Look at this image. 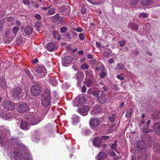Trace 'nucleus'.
<instances>
[{
    "instance_id": "obj_5",
    "label": "nucleus",
    "mask_w": 160,
    "mask_h": 160,
    "mask_svg": "<svg viewBox=\"0 0 160 160\" xmlns=\"http://www.w3.org/2000/svg\"><path fill=\"white\" fill-rule=\"evenodd\" d=\"M40 85L37 83H35L31 88V93L33 96H38L41 91Z\"/></svg>"
},
{
    "instance_id": "obj_49",
    "label": "nucleus",
    "mask_w": 160,
    "mask_h": 160,
    "mask_svg": "<svg viewBox=\"0 0 160 160\" xmlns=\"http://www.w3.org/2000/svg\"><path fill=\"white\" fill-rule=\"evenodd\" d=\"M25 72H26V73H27V74L28 76L30 78H32V75H31V72L29 70L27 69V70H26Z\"/></svg>"
},
{
    "instance_id": "obj_36",
    "label": "nucleus",
    "mask_w": 160,
    "mask_h": 160,
    "mask_svg": "<svg viewBox=\"0 0 160 160\" xmlns=\"http://www.w3.org/2000/svg\"><path fill=\"white\" fill-rule=\"evenodd\" d=\"M115 116L116 114H113L111 116H109V120L111 122H114L115 120Z\"/></svg>"
},
{
    "instance_id": "obj_33",
    "label": "nucleus",
    "mask_w": 160,
    "mask_h": 160,
    "mask_svg": "<svg viewBox=\"0 0 160 160\" xmlns=\"http://www.w3.org/2000/svg\"><path fill=\"white\" fill-rule=\"evenodd\" d=\"M76 78L78 81L81 79L83 78L82 73L81 72H78L76 75Z\"/></svg>"
},
{
    "instance_id": "obj_15",
    "label": "nucleus",
    "mask_w": 160,
    "mask_h": 160,
    "mask_svg": "<svg viewBox=\"0 0 160 160\" xmlns=\"http://www.w3.org/2000/svg\"><path fill=\"white\" fill-rule=\"evenodd\" d=\"M102 139L100 137H97L94 138L93 144L95 147H99L102 143Z\"/></svg>"
},
{
    "instance_id": "obj_46",
    "label": "nucleus",
    "mask_w": 160,
    "mask_h": 160,
    "mask_svg": "<svg viewBox=\"0 0 160 160\" xmlns=\"http://www.w3.org/2000/svg\"><path fill=\"white\" fill-rule=\"evenodd\" d=\"M69 86V85L68 84L65 83L62 85V88L63 89L65 90L66 89H67Z\"/></svg>"
},
{
    "instance_id": "obj_6",
    "label": "nucleus",
    "mask_w": 160,
    "mask_h": 160,
    "mask_svg": "<svg viewBox=\"0 0 160 160\" xmlns=\"http://www.w3.org/2000/svg\"><path fill=\"white\" fill-rule=\"evenodd\" d=\"M102 121L101 119L98 118H91L90 119V124L91 127L93 129L98 126L102 122Z\"/></svg>"
},
{
    "instance_id": "obj_3",
    "label": "nucleus",
    "mask_w": 160,
    "mask_h": 160,
    "mask_svg": "<svg viewBox=\"0 0 160 160\" xmlns=\"http://www.w3.org/2000/svg\"><path fill=\"white\" fill-rule=\"evenodd\" d=\"M35 76L38 78L44 77L47 74L45 67L43 66L39 65L36 69L34 72Z\"/></svg>"
},
{
    "instance_id": "obj_37",
    "label": "nucleus",
    "mask_w": 160,
    "mask_h": 160,
    "mask_svg": "<svg viewBox=\"0 0 160 160\" xmlns=\"http://www.w3.org/2000/svg\"><path fill=\"white\" fill-rule=\"evenodd\" d=\"M0 85L3 88L5 87V83L4 78H2L0 79Z\"/></svg>"
},
{
    "instance_id": "obj_54",
    "label": "nucleus",
    "mask_w": 160,
    "mask_h": 160,
    "mask_svg": "<svg viewBox=\"0 0 160 160\" xmlns=\"http://www.w3.org/2000/svg\"><path fill=\"white\" fill-rule=\"evenodd\" d=\"M18 30V28L16 27H15L13 28V32L14 34H16Z\"/></svg>"
},
{
    "instance_id": "obj_22",
    "label": "nucleus",
    "mask_w": 160,
    "mask_h": 160,
    "mask_svg": "<svg viewBox=\"0 0 160 160\" xmlns=\"http://www.w3.org/2000/svg\"><path fill=\"white\" fill-rule=\"evenodd\" d=\"M41 102L42 105L44 107H47L50 104L51 102L50 99H45L42 98Z\"/></svg>"
},
{
    "instance_id": "obj_28",
    "label": "nucleus",
    "mask_w": 160,
    "mask_h": 160,
    "mask_svg": "<svg viewBox=\"0 0 160 160\" xmlns=\"http://www.w3.org/2000/svg\"><path fill=\"white\" fill-rule=\"evenodd\" d=\"M35 27L37 31H40L42 29V26L40 22H37L35 23Z\"/></svg>"
},
{
    "instance_id": "obj_61",
    "label": "nucleus",
    "mask_w": 160,
    "mask_h": 160,
    "mask_svg": "<svg viewBox=\"0 0 160 160\" xmlns=\"http://www.w3.org/2000/svg\"><path fill=\"white\" fill-rule=\"evenodd\" d=\"M23 2L25 4H28L29 2V0H23Z\"/></svg>"
},
{
    "instance_id": "obj_45",
    "label": "nucleus",
    "mask_w": 160,
    "mask_h": 160,
    "mask_svg": "<svg viewBox=\"0 0 160 160\" xmlns=\"http://www.w3.org/2000/svg\"><path fill=\"white\" fill-rule=\"evenodd\" d=\"M131 24L133 25L132 28L133 29L135 30H137L138 28V25L136 23L134 22L131 23Z\"/></svg>"
},
{
    "instance_id": "obj_23",
    "label": "nucleus",
    "mask_w": 160,
    "mask_h": 160,
    "mask_svg": "<svg viewBox=\"0 0 160 160\" xmlns=\"http://www.w3.org/2000/svg\"><path fill=\"white\" fill-rule=\"evenodd\" d=\"M72 123L73 125H75L80 121L79 118L76 115H73L72 117Z\"/></svg>"
},
{
    "instance_id": "obj_41",
    "label": "nucleus",
    "mask_w": 160,
    "mask_h": 160,
    "mask_svg": "<svg viewBox=\"0 0 160 160\" xmlns=\"http://www.w3.org/2000/svg\"><path fill=\"white\" fill-rule=\"evenodd\" d=\"M132 113V111L131 109L128 110L126 114V117L127 118L129 117Z\"/></svg>"
},
{
    "instance_id": "obj_7",
    "label": "nucleus",
    "mask_w": 160,
    "mask_h": 160,
    "mask_svg": "<svg viewBox=\"0 0 160 160\" xmlns=\"http://www.w3.org/2000/svg\"><path fill=\"white\" fill-rule=\"evenodd\" d=\"M3 105L5 108L9 110H12L15 108L13 103L7 99L3 102Z\"/></svg>"
},
{
    "instance_id": "obj_56",
    "label": "nucleus",
    "mask_w": 160,
    "mask_h": 160,
    "mask_svg": "<svg viewBox=\"0 0 160 160\" xmlns=\"http://www.w3.org/2000/svg\"><path fill=\"white\" fill-rule=\"evenodd\" d=\"M87 88L85 86H83L82 88V91L83 92H86Z\"/></svg>"
},
{
    "instance_id": "obj_26",
    "label": "nucleus",
    "mask_w": 160,
    "mask_h": 160,
    "mask_svg": "<svg viewBox=\"0 0 160 160\" xmlns=\"http://www.w3.org/2000/svg\"><path fill=\"white\" fill-rule=\"evenodd\" d=\"M154 0H142V4L143 6H148L153 3Z\"/></svg>"
},
{
    "instance_id": "obj_39",
    "label": "nucleus",
    "mask_w": 160,
    "mask_h": 160,
    "mask_svg": "<svg viewBox=\"0 0 160 160\" xmlns=\"http://www.w3.org/2000/svg\"><path fill=\"white\" fill-rule=\"evenodd\" d=\"M54 11L55 9L53 8H51L48 10L47 14L48 15L53 14L54 13Z\"/></svg>"
},
{
    "instance_id": "obj_8",
    "label": "nucleus",
    "mask_w": 160,
    "mask_h": 160,
    "mask_svg": "<svg viewBox=\"0 0 160 160\" xmlns=\"http://www.w3.org/2000/svg\"><path fill=\"white\" fill-rule=\"evenodd\" d=\"M0 118L5 120L10 121L12 120V117L10 112L7 111L0 112Z\"/></svg>"
},
{
    "instance_id": "obj_20",
    "label": "nucleus",
    "mask_w": 160,
    "mask_h": 160,
    "mask_svg": "<svg viewBox=\"0 0 160 160\" xmlns=\"http://www.w3.org/2000/svg\"><path fill=\"white\" fill-rule=\"evenodd\" d=\"M154 128L157 135H160V123L156 122L154 124Z\"/></svg>"
},
{
    "instance_id": "obj_19",
    "label": "nucleus",
    "mask_w": 160,
    "mask_h": 160,
    "mask_svg": "<svg viewBox=\"0 0 160 160\" xmlns=\"http://www.w3.org/2000/svg\"><path fill=\"white\" fill-rule=\"evenodd\" d=\"M20 128L23 130H27L30 128V125L25 121H22Z\"/></svg>"
},
{
    "instance_id": "obj_32",
    "label": "nucleus",
    "mask_w": 160,
    "mask_h": 160,
    "mask_svg": "<svg viewBox=\"0 0 160 160\" xmlns=\"http://www.w3.org/2000/svg\"><path fill=\"white\" fill-rule=\"evenodd\" d=\"M84 83V84L88 87H90L92 86V82L91 80L90 79L85 80Z\"/></svg>"
},
{
    "instance_id": "obj_12",
    "label": "nucleus",
    "mask_w": 160,
    "mask_h": 160,
    "mask_svg": "<svg viewBox=\"0 0 160 160\" xmlns=\"http://www.w3.org/2000/svg\"><path fill=\"white\" fill-rule=\"evenodd\" d=\"M89 110V107L88 106H83L79 108L78 112L80 114L85 116L87 115Z\"/></svg>"
},
{
    "instance_id": "obj_16",
    "label": "nucleus",
    "mask_w": 160,
    "mask_h": 160,
    "mask_svg": "<svg viewBox=\"0 0 160 160\" xmlns=\"http://www.w3.org/2000/svg\"><path fill=\"white\" fill-rule=\"evenodd\" d=\"M51 20L54 22H58L60 23L62 22V18L60 17L58 14H56L55 16H53Z\"/></svg>"
},
{
    "instance_id": "obj_9",
    "label": "nucleus",
    "mask_w": 160,
    "mask_h": 160,
    "mask_svg": "<svg viewBox=\"0 0 160 160\" xmlns=\"http://www.w3.org/2000/svg\"><path fill=\"white\" fill-rule=\"evenodd\" d=\"M8 134H10V131L8 129L4 130L3 131L0 132V143L6 140L7 136Z\"/></svg>"
},
{
    "instance_id": "obj_42",
    "label": "nucleus",
    "mask_w": 160,
    "mask_h": 160,
    "mask_svg": "<svg viewBox=\"0 0 160 160\" xmlns=\"http://www.w3.org/2000/svg\"><path fill=\"white\" fill-rule=\"evenodd\" d=\"M88 68V65L87 63H84L81 66V68L82 69H87Z\"/></svg>"
},
{
    "instance_id": "obj_11",
    "label": "nucleus",
    "mask_w": 160,
    "mask_h": 160,
    "mask_svg": "<svg viewBox=\"0 0 160 160\" xmlns=\"http://www.w3.org/2000/svg\"><path fill=\"white\" fill-rule=\"evenodd\" d=\"M101 107L100 105H96L94 106L91 111V114L97 116L101 111Z\"/></svg>"
},
{
    "instance_id": "obj_62",
    "label": "nucleus",
    "mask_w": 160,
    "mask_h": 160,
    "mask_svg": "<svg viewBox=\"0 0 160 160\" xmlns=\"http://www.w3.org/2000/svg\"><path fill=\"white\" fill-rule=\"evenodd\" d=\"M96 45L98 48H100L101 47V45L100 43L98 42H97L96 43Z\"/></svg>"
},
{
    "instance_id": "obj_21",
    "label": "nucleus",
    "mask_w": 160,
    "mask_h": 160,
    "mask_svg": "<svg viewBox=\"0 0 160 160\" xmlns=\"http://www.w3.org/2000/svg\"><path fill=\"white\" fill-rule=\"evenodd\" d=\"M33 29L30 26H27L24 28V32L26 35L29 36L33 32Z\"/></svg>"
},
{
    "instance_id": "obj_50",
    "label": "nucleus",
    "mask_w": 160,
    "mask_h": 160,
    "mask_svg": "<svg viewBox=\"0 0 160 160\" xmlns=\"http://www.w3.org/2000/svg\"><path fill=\"white\" fill-rule=\"evenodd\" d=\"M67 30V28L66 27H64L62 28H61L60 29L61 32L62 33L64 32Z\"/></svg>"
},
{
    "instance_id": "obj_40",
    "label": "nucleus",
    "mask_w": 160,
    "mask_h": 160,
    "mask_svg": "<svg viewBox=\"0 0 160 160\" xmlns=\"http://www.w3.org/2000/svg\"><path fill=\"white\" fill-rule=\"evenodd\" d=\"M147 156L146 154L142 155L138 158L139 160H146L147 158Z\"/></svg>"
},
{
    "instance_id": "obj_47",
    "label": "nucleus",
    "mask_w": 160,
    "mask_h": 160,
    "mask_svg": "<svg viewBox=\"0 0 160 160\" xmlns=\"http://www.w3.org/2000/svg\"><path fill=\"white\" fill-rule=\"evenodd\" d=\"M106 75V72L105 71L102 72L100 75V76L101 78H103Z\"/></svg>"
},
{
    "instance_id": "obj_25",
    "label": "nucleus",
    "mask_w": 160,
    "mask_h": 160,
    "mask_svg": "<svg viewBox=\"0 0 160 160\" xmlns=\"http://www.w3.org/2000/svg\"><path fill=\"white\" fill-rule=\"evenodd\" d=\"M106 156V155L104 152H101L98 153L96 157V158L98 160H102V159L105 158Z\"/></svg>"
},
{
    "instance_id": "obj_57",
    "label": "nucleus",
    "mask_w": 160,
    "mask_h": 160,
    "mask_svg": "<svg viewBox=\"0 0 160 160\" xmlns=\"http://www.w3.org/2000/svg\"><path fill=\"white\" fill-rule=\"evenodd\" d=\"M90 63L92 65L95 64L96 63V61L95 60H92L90 61Z\"/></svg>"
},
{
    "instance_id": "obj_52",
    "label": "nucleus",
    "mask_w": 160,
    "mask_h": 160,
    "mask_svg": "<svg viewBox=\"0 0 160 160\" xmlns=\"http://www.w3.org/2000/svg\"><path fill=\"white\" fill-rule=\"evenodd\" d=\"M101 138L102 140H106L108 139L109 138V137L108 136H102Z\"/></svg>"
},
{
    "instance_id": "obj_35",
    "label": "nucleus",
    "mask_w": 160,
    "mask_h": 160,
    "mask_svg": "<svg viewBox=\"0 0 160 160\" xmlns=\"http://www.w3.org/2000/svg\"><path fill=\"white\" fill-rule=\"evenodd\" d=\"M78 102L80 104H82L86 102L85 98L84 97H81L78 100Z\"/></svg>"
},
{
    "instance_id": "obj_55",
    "label": "nucleus",
    "mask_w": 160,
    "mask_h": 160,
    "mask_svg": "<svg viewBox=\"0 0 160 160\" xmlns=\"http://www.w3.org/2000/svg\"><path fill=\"white\" fill-rule=\"evenodd\" d=\"M35 17L36 18H37V19L38 20H41V17L39 14H36L35 15Z\"/></svg>"
},
{
    "instance_id": "obj_64",
    "label": "nucleus",
    "mask_w": 160,
    "mask_h": 160,
    "mask_svg": "<svg viewBox=\"0 0 160 160\" xmlns=\"http://www.w3.org/2000/svg\"><path fill=\"white\" fill-rule=\"evenodd\" d=\"M72 36L74 38H76L77 36V34L75 32H73L72 33Z\"/></svg>"
},
{
    "instance_id": "obj_24",
    "label": "nucleus",
    "mask_w": 160,
    "mask_h": 160,
    "mask_svg": "<svg viewBox=\"0 0 160 160\" xmlns=\"http://www.w3.org/2000/svg\"><path fill=\"white\" fill-rule=\"evenodd\" d=\"M47 80L52 86H56L58 84L57 81L54 78H47Z\"/></svg>"
},
{
    "instance_id": "obj_4",
    "label": "nucleus",
    "mask_w": 160,
    "mask_h": 160,
    "mask_svg": "<svg viewBox=\"0 0 160 160\" xmlns=\"http://www.w3.org/2000/svg\"><path fill=\"white\" fill-rule=\"evenodd\" d=\"M92 94L95 97L97 98L100 103H102L106 102L105 94L102 91L94 92Z\"/></svg>"
},
{
    "instance_id": "obj_59",
    "label": "nucleus",
    "mask_w": 160,
    "mask_h": 160,
    "mask_svg": "<svg viewBox=\"0 0 160 160\" xmlns=\"http://www.w3.org/2000/svg\"><path fill=\"white\" fill-rule=\"evenodd\" d=\"M74 30L78 32H81L82 31V29L80 28H77L76 29H74Z\"/></svg>"
},
{
    "instance_id": "obj_43",
    "label": "nucleus",
    "mask_w": 160,
    "mask_h": 160,
    "mask_svg": "<svg viewBox=\"0 0 160 160\" xmlns=\"http://www.w3.org/2000/svg\"><path fill=\"white\" fill-rule=\"evenodd\" d=\"M123 74L122 73H120L119 75H118L117 76V78L118 79L120 80H123L124 79V77L122 76Z\"/></svg>"
},
{
    "instance_id": "obj_60",
    "label": "nucleus",
    "mask_w": 160,
    "mask_h": 160,
    "mask_svg": "<svg viewBox=\"0 0 160 160\" xmlns=\"http://www.w3.org/2000/svg\"><path fill=\"white\" fill-rule=\"evenodd\" d=\"M114 59L113 58L109 59L108 60V63L110 64H112L114 62Z\"/></svg>"
},
{
    "instance_id": "obj_29",
    "label": "nucleus",
    "mask_w": 160,
    "mask_h": 160,
    "mask_svg": "<svg viewBox=\"0 0 160 160\" xmlns=\"http://www.w3.org/2000/svg\"><path fill=\"white\" fill-rule=\"evenodd\" d=\"M117 140H115L114 141V143L112 145L111 148L114 150H115L117 153H119L117 150Z\"/></svg>"
},
{
    "instance_id": "obj_34",
    "label": "nucleus",
    "mask_w": 160,
    "mask_h": 160,
    "mask_svg": "<svg viewBox=\"0 0 160 160\" xmlns=\"http://www.w3.org/2000/svg\"><path fill=\"white\" fill-rule=\"evenodd\" d=\"M152 117L154 119L159 118H160V111L156 112L155 115L153 114L152 115Z\"/></svg>"
},
{
    "instance_id": "obj_18",
    "label": "nucleus",
    "mask_w": 160,
    "mask_h": 160,
    "mask_svg": "<svg viewBox=\"0 0 160 160\" xmlns=\"http://www.w3.org/2000/svg\"><path fill=\"white\" fill-rule=\"evenodd\" d=\"M51 98V92L50 90L48 89H45L42 98L45 99H50Z\"/></svg>"
},
{
    "instance_id": "obj_38",
    "label": "nucleus",
    "mask_w": 160,
    "mask_h": 160,
    "mask_svg": "<svg viewBox=\"0 0 160 160\" xmlns=\"http://www.w3.org/2000/svg\"><path fill=\"white\" fill-rule=\"evenodd\" d=\"M153 150L155 152L159 151L160 150V146L158 144L155 145L154 146Z\"/></svg>"
},
{
    "instance_id": "obj_14",
    "label": "nucleus",
    "mask_w": 160,
    "mask_h": 160,
    "mask_svg": "<svg viewBox=\"0 0 160 160\" xmlns=\"http://www.w3.org/2000/svg\"><path fill=\"white\" fill-rule=\"evenodd\" d=\"M22 90L20 87H18L14 88L12 91L13 96L14 98L18 97L21 93Z\"/></svg>"
},
{
    "instance_id": "obj_53",
    "label": "nucleus",
    "mask_w": 160,
    "mask_h": 160,
    "mask_svg": "<svg viewBox=\"0 0 160 160\" xmlns=\"http://www.w3.org/2000/svg\"><path fill=\"white\" fill-rule=\"evenodd\" d=\"M118 43L120 44V45L121 46H122L125 44V41L124 40L119 41Z\"/></svg>"
},
{
    "instance_id": "obj_17",
    "label": "nucleus",
    "mask_w": 160,
    "mask_h": 160,
    "mask_svg": "<svg viewBox=\"0 0 160 160\" xmlns=\"http://www.w3.org/2000/svg\"><path fill=\"white\" fill-rule=\"evenodd\" d=\"M47 49L49 51L52 52L56 50L57 49L56 44L54 42H50L47 46Z\"/></svg>"
},
{
    "instance_id": "obj_2",
    "label": "nucleus",
    "mask_w": 160,
    "mask_h": 160,
    "mask_svg": "<svg viewBox=\"0 0 160 160\" xmlns=\"http://www.w3.org/2000/svg\"><path fill=\"white\" fill-rule=\"evenodd\" d=\"M46 114V112H45V114L43 115H40L41 117L39 118L37 116H36V117H35L32 114H27L25 116V118L29 121L32 124L34 125L40 122L42 120V117Z\"/></svg>"
},
{
    "instance_id": "obj_1",
    "label": "nucleus",
    "mask_w": 160,
    "mask_h": 160,
    "mask_svg": "<svg viewBox=\"0 0 160 160\" xmlns=\"http://www.w3.org/2000/svg\"><path fill=\"white\" fill-rule=\"evenodd\" d=\"M10 141L14 143L12 155L15 160H33L27 147L21 144L18 139L13 138Z\"/></svg>"
},
{
    "instance_id": "obj_10",
    "label": "nucleus",
    "mask_w": 160,
    "mask_h": 160,
    "mask_svg": "<svg viewBox=\"0 0 160 160\" xmlns=\"http://www.w3.org/2000/svg\"><path fill=\"white\" fill-rule=\"evenodd\" d=\"M28 107L27 104L22 103L19 105L17 108L18 111L20 112H26L28 109Z\"/></svg>"
},
{
    "instance_id": "obj_51",
    "label": "nucleus",
    "mask_w": 160,
    "mask_h": 160,
    "mask_svg": "<svg viewBox=\"0 0 160 160\" xmlns=\"http://www.w3.org/2000/svg\"><path fill=\"white\" fill-rule=\"evenodd\" d=\"M142 130L144 132L148 133L150 132L152 130H149L148 129H146L145 128H143Z\"/></svg>"
},
{
    "instance_id": "obj_31",
    "label": "nucleus",
    "mask_w": 160,
    "mask_h": 160,
    "mask_svg": "<svg viewBox=\"0 0 160 160\" xmlns=\"http://www.w3.org/2000/svg\"><path fill=\"white\" fill-rule=\"evenodd\" d=\"M53 35L54 38H57L58 40H60L61 38L58 32L56 31H54L53 32Z\"/></svg>"
},
{
    "instance_id": "obj_13",
    "label": "nucleus",
    "mask_w": 160,
    "mask_h": 160,
    "mask_svg": "<svg viewBox=\"0 0 160 160\" xmlns=\"http://www.w3.org/2000/svg\"><path fill=\"white\" fill-rule=\"evenodd\" d=\"M62 62L64 66H67V65L70 63L72 61V58L71 56H68L62 59Z\"/></svg>"
},
{
    "instance_id": "obj_48",
    "label": "nucleus",
    "mask_w": 160,
    "mask_h": 160,
    "mask_svg": "<svg viewBox=\"0 0 160 160\" xmlns=\"http://www.w3.org/2000/svg\"><path fill=\"white\" fill-rule=\"evenodd\" d=\"M79 37L80 39L81 40H83L84 39V35L83 33H80L79 35Z\"/></svg>"
},
{
    "instance_id": "obj_58",
    "label": "nucleus",
    "mask_w": 160,
    "mask_h": 160,
    "mask_svg": "<svg viewBox=\"0 0 160 160\" xmlns=\"http://www.w3.org/2000/svg\"><path fill=\"white\" fill-rule=\"evenodd\" d=\"M86 10L84 8H82L81 9V12L83 14H85L86 13Z\"/></svg>"
},
{
    "instance_id": "obj_44",
    "label": "nucleus",
    "mask_w": 160,
    "mask_h": 160,
    "mask_svg": "<svg viewBox=\"0 0 160 160\" xmlns=\"http://www.w3.org/2000/svg\"><path fill=\"white\" fill-rule=\"evenodd\" d=\"M148 16V14L144 13H142L139 15V17L142 18H146Z\"/></svg>"
},
{
    "instance_id": "obj_63",
    "label": "nucleus",
    "mask_w": 160,
    "mask_h": 160,
    "mask_svg": "<svg viewBox=\"0 0 160 160\" xmlns=\"http://www.w3.org/2000/svg\"><path fill=\"white\" fill-rule=\"evenodd\" d=\"M87 58L89 59H92L93 57L91 54H88L87 55Z\"/></svg>"
},
{
    "instance_id": "obj_27",
    "label": "nucleus",
    "mask_w": 160,
    "mask_h": 160,
    "mask_svg": "<svg viewBox=\"0 0 160 160\" xmlns=\"http://www.w3.org/2000/svg\"><path fill=\"white\" fill-rule=\"evenodd\" d=\"M115 69L116 70L121 69H126V68L125 67L124 65L122 63H119L118 64Z\"/></svg>"
},
{
    "instance_id": "obj_30",
    "label": "nucleus",
    "mask_w": 160,
    "mask_h": 160,
    "mask_svg": "<svg viewBox=\"0 0 160 160\" xmlns=\"http://www.w3.org/2000/svg\"><path fill=\"white\" fill-rule=\"evenodd\" d=\"M144 142L142 141H139L137 143V148L139 150L142 149L144 148Z\"/></svg>"
}]
</instances>
